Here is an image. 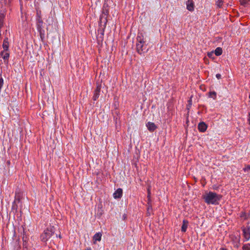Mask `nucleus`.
Segmentation results:
<instances>
[{"mask_svg": "<svg viewBox=\"0 0 250 250\" xmlns=\"http://www.w3.org/2000/svg\"><path fill=\"white\" fill-rule=\"evenodd\" d=\"M221 198V195L213 192L206 193L203 196L205 202L208 204H217Z\"/></svg>", "mask_w": 250, "mask_h": 250, "instance_id": "obj_1", "label": "nucleus"}, {"mask_svg": "<svg viewBox=\"0 0 250 250\" xmlns=\"http://www.w3.org/2000/svg\"><path fill=\"white\" fill-rule=\"evenodd\" d=\"M100 90H101V86H98L94 92V96H93V98L94 100H95V101L96 100L98 99V98L99 97Z\"/></svg>", "mask_w": 250, "mask_h": 250, "instance_id": "obj_10", "label": "nucleus"}, {"mask_svg": "<svg viewBox=\"0 0 250 250\" xmlns=\"http://www.w3.org/2000/svg\"><path fill=\"white\" fill-rule=\"evenodd\" d=\"M243 235L246 241L250 239V230L248 229L244 228L243 229Z\"/></svg>", "mask_w": 250, "mask_h": 250, "instance_id": "obj_6", "label": "nucleus"}, {"mask_svg": "<svg viewBox=\"0 0 250 250\" xmlns=\"http://www.w3.org/2000/svg\"><path fill=\"white\" fill-rule=\"evenodd\" d=\"M220 250H226L223 248V249H220Z\"/></svg>", "mask_w": 250, "mask_h": 250, "instance_id": "obj_24", "label": "nucleus"}, {"mask_svg": "<svg viewBox=\"0 0 250 250\" xmlns=\"http://www.w3.org/2000/svg\"><path fill=\"white\" fill-rule=\"evenodd\" d=\"M248 122L249 124L250 125V113H249V114Z\"/></svg>", "mask_w": 250, "mask_h": 250, "instance_id": "obj_22", "label": "nucleus"}, {"mask_svg": "<svg viewBox=\"0 0 250 250\" xmlns=\"http://www.w3.org/2000/svg\"><path fill=\"white\" fill-rule=\"evenodd\" d=\"M90 250V249H86V250Z\"/></svg>", "mask_w": 250, "mask_h": 250, "instance_id": "obj_25", "label": "nucleus"}, {"mask_svg": "<svg viewBox=\"0 0 250 250\" xmlns=\"http://www.w3.org/2000/svg\"><path fill=\"white\" fill-rule=\"evenodd\" d=\"M216 78H217L218 79H220V78H221V75H220V74H216Z\"/></svg>", "mask_w": 250, "mask_h": 250, "instance_id": "obj_21", "label": "nucleus"}, {"mask_svg": "<svg viewBox=\"0 0 250 250\" xmlns=\"http://www.w3.org/2000/svg\"><path fill=\"white\" fill-rule=\"evenodd\" d=\"M102 234L101 232L96 233L93 236L94 243L96 244V241H100L101 240Z\"/></svg>", "mask_w": 250, "mask_h": 250, "instance_id": "obj_9", "label": "nucleus"}, {"mask_svg": "<svg viewBox=\"0 0 250 250\" xmlns=\"http://www.w3.org/2000/svg\"><path fill=\"white\" fill-rule=\"evenodd\" d=\"M216 94L215 92H211L210 93V97L213 98L214 99L216 98Z\"/></svg>", "mask_w": 250, "mask_h": 250, "instance_id": "obj_18", "label": "nucleus"}, {"mask_svg": "<svg viewBox=\"0 0 250 250\" xmlns=\"http://www.w3.org/2000/svg\"><path fill=\"white\" fill-rule=\"evenodd\" d=\"M42 21H39L38 24V28L40 31H41V26L42 25Z\"/></svg>", "mask_w": 250, "mask_h": 250, "instance_id": "obj_19", "label": "nucleus"}, {"mask_svg": "<svg viewBox=\"0 0 250 250\" xmlns=\"http://www.w3.org/2000/svg\"><path fill=\"white\" fill-rule=\"evenodd\" d=\"M207 125L205 123L202 122L199 124L198 129L200 131L204 132L207 130Z\"/></svg>", "mask_w": 250, "mask_h": 250, "instance_id": "obj_7", "label": "nucleus"}, {"mask_svg": "<svg viewBox=\"0 0 250 250\" xmlns=\"http://www.w3.org/2000/svg\"><path fill=\"white\" fill-rule=\"evenodd\" d=\"M214 54H215L216 56H220L222 54V49L221 47H217L214 50Z\"/></svg>", "mask_w": 250, "mask_h": 250, "instance_id": "obj_12", "label": "nucleus"}, {"mask_svg": "<svg viewBox=\"0 0 250 250\" xmlns=\"http://www.w3.org/2000/svg\"><path fill=\"white\" fill-rule=\"evenodd\" d=\"M188 102H189V104H191V98L189 100Z\"/></svg>", "mask_w": 250, "mask_h": 250, "instance_id": "obj_23", "label": "nucleus"}, {"mask_svg": "<svg viewBox=\"0 0 250 250\" xmlns=\"http://www.w3.org/2000/svg\"><path fill=\"white\" fill-rule=\"evenodd\" d=\"M123 190L121 188H118L113 194L114 198H119L122 196Z\"/></svg>", "mask_w": 250, "mask_h": 250, "instance_id": "obj_8", "label": "nucleus"}, {"mask_svg": "<svg viewBox=\"0 0 250 250\" xmlns=\"http://www.w3.org/2000/svg\"><path fill=\"white\" fill-rule=\"evenodd\" d=\"M188 221L186 220H184L183 221V225H182V228H181L182 231L183 232H185L188 228Z\"/></svg>", "mask_w": 250, "mask_h": 250, "instance_id": "obj_11", "label": "nucleus"}, {"mask_svg": "<svg viewBox=\"0 0 250 250\" xmlns=\"http://www.w3.org/2000/svg\"><path fill=\"white\" fill-rule=\"evenodd\" d=\"M244 170L245 171H250V166H247L244 168Z\"/></svg>", "mask_w": 250, "mask_h": 250, "instance_id": "obj_20", "label": "nucleus"}, {"mask_svg": "<svg viewBox=\"0 0 250 250\" xmlns=\"http://www.w3.org/2000/svg\"><path fill=\"white\" fill-rule=\"evenodd\" d=\"M249 98L250 99V95H249Z\"/></svg>", "mask_w": 250, "mask_h": 250, "instance_id": "obj_26", "label": "nucleus"}, {"mask_svg": "<svg viewBox=\"0 0 250 250\" xmlns=\"http://www.w3.org/2000/svg\"><path fill=\"white\" fill-rule=\"evenodd\" d=\"M54 230L55 228L53 226H50L45 229L41 236L42 241L46 242L48 240L54 233Z\"/></svg>", "mask_w": 250, "mask_h": 250, "instance_id": "obj_3", "label": "nucleus"}, {"mask_svg": "<svg viewBox=\"0 0 250 250\" xmlns=\"http://www.w3.org/2000/svg\"><path fill=\"white\" fill-rule=\"evenodd\" d=\"M223 4V1L222 0H217V1L216 2V5L217 7L220 8Z\"/></svg>", "mask_w": 250, "mask_h": 250, "instance_id": "obj_15", "label": "nucleus"}, {"mask_svg": "<svg viewBox=\"0 0 250 250\" xmlns=\"http://www.w3.org/2000/svg\"><path fill=\"white\" fill-rule=\"evenodd\" d=\"M146 126L148 130L151 132L154 131L157 128V126L152 122H148Z\"/></svg>", "mask_w": 250, "mask_h": 250, "instance_id": "obj_5", "label": "nucleus"}, {"mask_svg": "<svg viewBox=\"0 0 250 250\" xmlns=\"http://www.w3.org/2000/svg\"><path fill=\"white\" fill-rule=\"evenodd\" d=\"M208 56L211 59H214V52L211 51L208 53Z\"/></svg>", "mask_w": 250, "mask_h": 250, "instance_id": "obj_17", "label": "nucleus"}, {"mask_svg": "<svg viewBox=\"0 0 250 250\" xmlns=\"http://www.w3.org/2000/svg\"><path fill=\"white\" fill-rule=\"evenodd\" d=\"M187 9L189 11L194 10V4L192 0H188L186 2Z\"/></svg>", "mask_w": 250, "mask_h": 250, "instance_id": "obj_4", "label": "nucleus"}, {"mask_svg": "<svg viewBox=\"0 0 250 250\" xmlns=\"http://www.w3.org/2000/svg\"><path fill=\"white\" fill-rule=\"evenodd\" d=\"M137 39L138 42L136 43V48L139 54H142L146 52L147 49L145 44V41L143 37L142 36H138Z\"/></svg>", "mask_w": 250, "mask_h": 250, "instance_id": "obj_2", "label": "nucleus"}, {"mask_svg": "<svg viewBox=\"0 0 250 250\" xmlns=\"http://www.w3.org/2000/svg\"><path fill=\"white\" fill-rule=\"evenodd\" d=\"M3 47L5 50H7L8 48V42L7 40H5L3 43Z\"/></svg>", "mask_w": 250, "mask_h": 250, "instance_id": "obj_14", "label": "nucleus"}, {"mask_svg": "<svg viewBox=\"0 0 250 250\" xmlns=\"http://www.w3.org/2000/svg\"><path fill=\"white\" fill-rule=\"evenodd\" d=\"M243 250H250V244L244 245L243 246Z\"/></svg>", "mask_w": 250, "mask_h": 250, "instance_id": "obj_16", "label": "nucleus"}, {"mask_svg": "<svg viewBox=\"0 0 250 250\" xmlns=\"http://www.w3.org/2000/svg\"><path fill=\"white\" fill-rule=\"evenodd\" d=\"M240 3L241 5L246 6L250 4V0H240Z\"/></svg>", "mask_w": 250, "mask_h": 250, "instance_id": "obj_13", "label": "nucleus"}]
</instances>
